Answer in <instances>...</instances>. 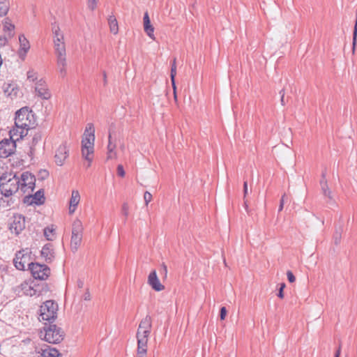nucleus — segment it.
Returning a JSON list of instances; mask_svg holds the SVG:
<instances>
[{"mask_svg": "<svg viewBox=\"0 0 357 357\" xmlns=\"http://www.w3.org/2000/svg\"><path fill=\"white\" fill-rule=\"evenodd\" d=\"M40 336L49 343L57 344L63 340V333L56 325H50L44 328V331L40 332Z\"/></svg>", "mask_w": 357, "mask_h": 357, "instance_id": "0eeeda50", "label": "nucleus"}, {"mask_svg": "<svg viewBox=\"0 0 357 357\" xmlns=\"http://www.w3.org/2000/svg\"><path fill=\"white\" fill-rule=\"evenodd\" d=\"M60 354L57 349L50 346H45L37 351L33 357H59Z\"/></svg>", "mask_w": 357, "mask_h": 357, "instance_id": "6ab92c4d", "label": "nucleus"}, {"mask_svg": "<svg viewBox=\"0 0 357 357\" xmlns=\"http://www.w3.org/2000/svg\"><path fill=\"white\" fill-rule=\"evenodd\" d=\"M320 185H321V190L323 192L324 195L325 197H328V199H332L331 191L328 188L327 181L325 179V174L324 173L322 174V178L320 181Z\"/></svg>", "mask_w": 357, "mask_h": 357, "instance_id": "393cba45", "label": "nucleus"}, {"mask_svg": "<svg viewBox=\"0 0 357 357\" xmlns=\"http://www.w3.org/2000/svg\"><path fill=\"white\" fill-rule=\"evenodd\" d=\"M44 236L47 241H52L55 236L54 229L52 227H45L44 229Z\"/></svg>", "mask_w": 357, "mask_h": 357, "instance_id": "c756f323", "label": "nucleus"}, {"mask_svg": "<svg viewBox=\"0 0 357 357\" xmlns=\"http://www.w3.org/2000/svg\"><path fill=\"white\" fill-rule=\"evenodd\" d=\"M147 347L146 345L137 344L135 357H146Z\"/></svg>", "mask_w": 357, "mask_h": 357, "instance_id": "7c9ffc66", "label": "nucleus"}, {"mask_svg": "<svg viewBox=\"0 0 357 357\" xmlns=\"http://www.w3.org/2000/svg\"><path fill=\"white\" fill-rule=\"evenodd\" d=\"M68 149L66 143L61 144L56 150L54 159L55 162L59 166H62L66 159L68 157Z\"/></svg>", "mask_w": 357, "mask_h": 357, "instance_id": "4468645a", "label": "nucleus"}, {"mask_svg": "<svg viewBox=\"0 0 357 357\" xmlns=\"http://www.w3.org/2000/svg\"><path fill=\"white\" fill-rule=\"evenodd\" d=\"M57 310L58 305L54 301H47L40 305L38 319L40 321L52 322L56 318Z\"/></svg>", "mask_w": 357, "mask_h": 357, "instance_id": "39448f33", "label": "nucleus"}, {"mask_svg": "<svg viewBox=\"0 0 357 357\" xmlns=\"http://www.w3.org/2000/svg\"><path fill=\"white\" fill-rule=\"evenodd\" d=\"M340 352H341V345L340 344L338 349H337L335 357H340Z\"/></svg>", "mask_w": 357, "mask_h": 357, "instance_id": "864d4df0", "label": "nucleus"}, {"mask_svg": "<svg viewBox=\"0 0 357 357\" xmlns=\"http://www.w3.org/2000/svg\"><path fill=\"white\" fill-rule=\"evenodd\" d=\"M20 287L22 292L26 296H33L36 295L38 293V290L27 282L22 283Z\"/></svg>", "mask_w": 357, "mask_h": 357, "instance_id": "4be33fe9", "label": "nucleus"}, {"mask_svg": "<svg viewBox=\"0 0 357 357\" xmlns=\"http://www.w3.org/2000/svg\"><path fill=\"white\" fill-rule=\"evenodd\" d=\"M27 79L30 82H37L38 81V73L33 69H30L27 72Z\"/></svg>", "mask_w": 357, "mask_h": 357, "instance_id": "2f4dec72", "label": "nucleus"}, {"mask_svg": "<svg viewBox=\"0 0 357 357\" xmlns=\"http://www.w3.org/2000/svg\"><path fill=\"white\" fill-rule=\"evenodd\" d=\"M5 28H6L9 31H11L14 29L15 26L13 24L8 23L5 25Z\"/></svg>", "mask_w": 357, "mask_h": 357, "instance_id": "8fccbe9b", "label": "nucleus"}, {"mask_svg": "<svg viewBox=\"0 0 357 357\" xmlns=\"http://www.w3.org/2000/svg\"><path fill=\"white\" fill-rule=\"evenodd\" d=\"M19 42L20 49L18 50V55L21 59L24 60L30 49V44L24 34L19 36Z\"/></svg>", "mask_w": 357, "mask_h": 357, "instance_id": "a211bd4d", "label": "nucleus"}, {"mask_svg": "<svg viewBox=\"0 0 357 357\" xmlns=\"http://www.w3.org/2000/svg\"><path fill=\"white\" fill-rule=\"evenodd\" d=\"M243 194H244V198L248 195V182L247 181H245L243 183Z\"/></svg>", "mask_w": 357, "mask_h": 357, "instance_id": "a18cd8bd", "label": "nucleus"}, {"mask_svg": "<svg viewBox=\"0 0 357 357\" xmlns=\"http://www.w3.org/2000/svg\"><path fill=\"white\" fill-rule=\"evenodd\" d=\"M24 250L19 251L16 253L13 260L15 266L17 269L23 271L25 269L26 264L29 266V255L24 253Z\"/></svg>", "mask_w": 357, "mask_h": 357, "instance_id": "ddd939ff", "label": "nucleus"}, {"mask_svg": "<svg viewBox=\"0 0 357 357\" xmlns=\"http://www.w3.org/2000/svg\"><path fill=\"white\" fill-rule=\"evenodd\" d=\"M148 284L156 291H160L165 289V286L160 283L155 270L149 273Z\"/></svg>", "mask_w": 357, "mask_h": 357, "instance_id": "f3484780", "label": "nucleus"}, {"mask_svg": "<svg viewBox=\"0 0 357 357\" xmlns=\"http://www.w3.org/2000/svg\"><path fill=\"white\" fill-rule=\"evenodd\" d=\"M44 192L43 190H38L33 195H29L24 197V203L28 205L35 204L36 205L42 204L45 202Z\"/></svg>", "mask_w": 357, "mask_h": 357, "instance_id": "2eb2a0df", "label": "nucleus"}, {"mask_svg": "<svg viewBox=\"0 0 357 357\" xmlns=\"http://www.w3.org/2000/svg\"><path fill=\"white\" fill-rule=\"evenodd\" d=\"M29 268L36 280H45L50 275V268L45 264L31 262L29 264Z\"/></svg>", "mask_w": 357, "mask_h": 357, "instance_id": "1a4fd4ad", "label": "nucleus"}, {"mask_svg": "<svg viewBox=\"0 0 357 357\" xmlns=\"http://www.w3.org/2000/svg\"><path fill=\"white\" fill-rule=\"evenodd\" d=\"M144 31L146 32V33L152 39H154V34H153V32H154V28L153 26L151 24L149 26H147L146 27L144 28Z\"/></svg>", "mask_w": 357, "mask_h": 357, "instance_id": "473e14b6", "label": "nucleus"}, {"mask_svg": "<svg viewBox=\"0 0 357 357\" xmlns=\"http://www.w3.org/2000/svg\"><path fill=\"white\" fill-rule=\"evenodd\" d=\"M280 94L281 95V99H280L281 105L284 106L285 105V102H284V90L282 89L280 91Z\"/></svg>", "mask_w": 357, "mask_h": 357, "instance_id": "c03bdc74", "label": "nucleus"}, {"mask_svg": "<svg viewBox=\"0 0 357 357\" xmlns=\"http://www.w3.org/2000/svg\"><path fill=\"white\" fill-rule=\"evenodd\" d=\"M342 238V235L340 234V232H335L333 234V241L335 245H338Z\"/></svg>", "mask_w": 357, "mask_h": 357, "instance_id": "f704fd0d", "label": "nucleus"}, {"mask_svg": "<svg viewBox=\"0 0 357 357\" xmlns=\"http://www.w3.org/2000/svg\"><path fill=\"white\" fill-rule=\"evenodd\" d=\"M98 0H88V7L90 10H93L97 6Z\"/></svg>", "mask_w": 357, "mask_h": 357, "instance_id": "c9c22d12", "label": "nucleus"}, {"mask_svg": "<svg viewBox=\"0 0 357 357\" xmlns=\"http://www.w3.org/2000/svg\"><path fill=\"white\" fill-rule=\"evenodd\" d=\"M143 20H144V23L150 21L148 13H145V14L144 15V19Z\"/></svg>", "mask_w": 357, "mask_h": 357, "instance_id": "603ef678", "label": "nucleus"}, {"mask_svg": "<svg viewBox=\"0 0 357 357\" xmlns=\"http://www.w3.org/2000/svg\"><path fill=\"white\" fill-rule=\"evenodd\" d=\"M82 286V282H80V283L79 284V287H81Z\"/></svg>", "mask_w": 357, "mask_h": 357, "instance_id": "4d7b16f0", "label": "nucleus"}, {"mask_svg": "<svg viewBox=\"0 0 357 357\" xmlns=\"http://www.w3.org/2000/svg\"><path fill=\"white\" fill-rule=\"evenodd\" d=\"M80 201V195L78 190H73L72 191L71 197L69 202V213L73 214L75 213L77 206Z\"/></svg>", "mask_w": 357, "mask_h": 357, "instance_id": "aec40b11", "label": "nucleus"}, {"mask_svg": "<svg viewBox=\"0 0 357 357\" xmlns=\"http://www.w3.org/2000/svg\"><path fill=\"white\" fill-rule=\"evenodd\" d=\"M117 174L119 176L123 177L125 176V171L123 169V167L122 165H119L117 166Z\"/></svg>", "mask_w": 357, "mask_h": 357, "instance_id": "ea45409f", "label": "nucleus"}, {"mask_svg": "<svg viewBox=\"0 0 357 357\" xmlns=\"http://www.w3.org/2000/svg\"><path fill=\"white\" fill-rule=\"evenodd\" d=\"M107 20L111 33L114 35L117 34L119 32V26L115 16L109 15Z\"/></svg>", "mask_w": 357, "mask_h": 357, "instance_id": "a878e982", "label": "nucleus"}, {"mask_svg": "<svg viewBox=\"0 0 357 357\" xmlns=\"http://www.w3.org/2000/svg\"><path fill=\"white\" fill-rule=\"evenodd\" d=\"M343 231V226L340 225L338 227L335 229V232H340V234L342 235V233Z\"/></svg>", "mask_w": 357, "mask_h": 357, "instance_id": "3c124183", "label": "nucleus"}, {"mask_svg": "<svg viewBox=\"0 0 357 357\" xmlns=\"http://www.w3.org/2000/svg\"><path fill=\"white\" fill-rule=\"evenodd\" d=\"M33 115L26 107L19 109L15 114V126L18 128L22 129L21 134H23L33 126L32 122Z\"/></svg>", "mask_w": 357, "mask_h": 357, "instance_id": "7ed1b4c3", "label": "nucleus"}, {"mask_svg": "<svg viewBox=\"0 0 357 357\" xmlns=\"http://www.w3.org/2000/svg\"><path fill=\"white\" fill-rule=\"evenodd\" d=\"M285 198H286V195H285V194H284V195L282 196V198H281V199H280V206H279V208H278V211H281L283 209V206H284V203Z\"/></svg>", "mask_w": 357, "mask_h": 357, "instance_id": "37998d69", "label": "nucleus"}, {"mask_svg": "<svg viewBox=\"0 0 357 357\" xmlns=\"http://www.w3.org/2000/svg\"><path fill=\"white\" fill-rule=\"evenodd\" d=\"M15 149V143L10 139H4L0 142V157L7 158L11 155Z\"/></svg>", "mask_w": 357, "mask_h": 357, "instance_id": "f8f14e48", "label": "nucleus"}, {"mask_svg": "<svg viewBox=\"0 0 357 357\" xmlns=\"http://www.w3.org/2000/svg\"><path fill=\"white\" fill-rule=\"evenodd\" d=\"M161 275L164 277V278H166L167 276V266L162 263L161 265V271H160Z\"/></svg>", "mask_w": 357, "mask_h": 357, "instance_id": "58836bf2", "label": "nucleus"}, {"mask_svg": "<svg viewBox=\"0 0 357 357\" xmlns=\"http://www.w3.org/2000/svg\"><path fill=\"white\" fill-rule=\"evenodd\" d=\"M9 8L10 1L8 0H0V17L6 16Z\"/></svg>", "mask_w": 357, "mask_h": 357, "instance_id": "c85d7f7f", "label": "nucleus"}, {"mask_svg": "<svg viewBox=\"0 0 357 357\" xmlns=\"http://www.w3.org/2000/svg\"><path fill=\"white\" fill-rule=\"evenodd\" d=\"M42 139V135L38 132L34 134L32 138L31 145L29 147L28 154L31 156L34 152V146Z\"/></svg>", "mask_w": 357, "mask_h": 357, "instance_id": "cd10ccee", "label": "nucleus"}, {"mask_svg": "<svg viewBox=\"0 0 357 357\" xmlns=\"http://www.w3.org/2000/svg\"><path fill=\"white\" fill-rule=\"evenodd\" d=\"M128 211H129V206H128V204L127 203H124L122 205V208H121V212L122 213L126 216V217H128Z\"/></svg>", "mask_w": 357, "mask_h": 357, "instance_id": "e433bc0d", "label": "nucleus"}, {"mask_svg": "<svg viewBox=\"0 0 357 357\" xmlns=\"http://www.w3.org/2000/svg\"><path fill=\"white\" fill-rule=\"evenodd\" d=\"M244 205H245V210L248 211V204H247V201H245V200L244 201Z\"/></svg>", "mask_w": 357, "mask_h": 357, "instance_id": "6e6d98bb", "label": "nucleus"}, {"mask_svg": "<svg viewBox=\"0 0 357 357\" xmlns=\"http://www.w3.org/2000/svg\"><path fill=\"white\" fill-rule=\"evenodd\" d=\"M52 32L54 34V43L64 42L63 34L60 31V28L57 25L52 27Z\"/></svg>", "mask_w": 357, "mask_h": 357, "instance_id": "bb28decb", "label": "nucleus"}, {"mask_svg": "<svg viewBox=\"0 0 357 357\" xmlns=\"http://www.w3.org/2000/svg\"><path fill=\"white\" fill-rule=\"evenodd\" d=\"M82 225L77 220L74 221L72 227V236L70 240V248L73 252H75L81 245L82 240Z\"/></svg>", "mask_w": 357, "mask_h": 357, "instance_id": "6e6552de", "label": "nucleus"}, {"mask_svg": "<svg viewBox=\"0 0 357 357\" xmlns=\"http://www.w3.org/2000/svg\"><path fill=\"white\" fill-rule=\"evenodd\" d=\"M152 319L146 315L139 323L136 334L137 344L148 346L149 338L151 332Z\"/></svg>", "mask_w": 357, "mask_h": 357, "instance_id": "20e7f679", "label": "nucleus"}, {"mask_svg": "<svg viewBox=\"0 0 357 357\" xmlns=\"http://www.w3.org/2000/svg\"><path fill=\"white\" fill-rule=\"evenodd\" d=\"M357 36V20L355 22L354 31V44H355L356 38Z\"/></svg>", "mask_w": 357, "mask_h": 357, "instance_id": "de8ad7c7", "label": "nucleus"}, {"mask_svg": "<svg viewBox=\"0 0 357 357\" xmlns=\"http://www.w3.org/2000/svg\"><path fill=\"white\" fill-rule=\"evenodd\" d=\"M144 199L146 206H147L152 199V195L149 192L146 191L144 194Z\"/></svg>", "mask_w": 357, "mask_h": 357, "instance_id": "72a5a7b5", "label": "nucleus"}, {"mask_svg": "<svg viewBox=\"0 0 357 357\" xmlns=\"http://www.w3.org/2000/svg\"><path fill=\"white\" fill-rule=\"evenodd\" d=\"M83 299L84 301H90L91 300V294L88 290L83 295Z\"/></svg>", "mask_w": 357, "mask_h": 357, "instance_id": "49530a36", "label": "nucleus"}, {"mask_svg": "<svg viewBox=\"0 0 357 357\" xmlns=\"http://www.w3.org/2000/svg\"><path fill=\"white\" fill-rule=\"evenodd\" d=\"M227 315V310L225 307H222L220 311V317L221 320H224Z\"/></svg>", "mask_w": 357, "mask_h": 357, "instance_id": "79ce46f5", "label": "nucleus"}, {"mask_svg": "<svg viewBox=\"0 0 357 357\" xmlns=\"http://www.w3.org/2000/svg\"><path fill=\"white\" fill-rule=\"evenodd\" d=\"M287 278L289 282L292 283L295 282L296 278L294 275L293 273L290 271H288L287 273Z\"/></svg>", "mask_w": 357, "mask_h": 357, "instance_id": "a19ab883", "label": "nucleus"}, {"mask_svg": "<svg viewBox=\"0 0 357 357\" xmlns=\"http://www.w3.org/2000/svg\"><path fill=\"white\" fill-rule=\"evenodd\" d=\"M176 75V59H174L172 61V63L170 76H171L172 84L173 89H174V96L175 100H176V98H177L176 92V84H175Z\"/></svg>", "mask_w": 357, "mask_h": 357, "instance_id": "b1692460", "label": "nucleus"}, {"mask_svg": "<svg viewBox=\"0 0 357 357\" xmlns=\"http://www.w3.org/2000/svg\"><path fill=\"white\" fill-rule=\"evenodd\" d=\"M102 77H103V85L106 86L107 84V73L105 71L102 72Z\"/></svg>", "mask_w": 357, "mask_h": 357, "instance_id": "09e8293b", "label": "nucleus"}, {"mask_svg": "<svg viewBox=\"0 0 357 357\" xmlns=\"http://www.w3.org/2000/svg\"><path fill=\"white\" fill-rule=\"evenodd\" d=\"M280 289H279V291H278V296L280 298H284V293H283V290L285 288V283L282 282L280 284Z\"/></svg>", "mask_w": 357, "mask_h": 357, "instance_id": "4c0bfd02", "label": "nucleus"}, {"mask_svg": "<svg viewBox=\"0 0 357 357\" xmlns=\"http://www.w3.org/2000/svg\"><path fill=\"white\" fill-rule=\"evenodd\" d=\"M9 228L12 233L18 235L25 228L24 217L21 214L14 215Z\"/></svg>", "mask_w": 357, "mask_h": 357, "instance_id": "9b49d317", "label": "nucleus"}, {"mask_svg": "<svg viewBox=\"0 0 357 357\" xmlns=\"http://www.w3.org/2000/svg\"><path fill=\"white\" fill-rule=\"evenodd\" d=\"M149 25H151V21L147 22H144V28L147 26H149Z\"/></svg>", "mask_w": 357, "mask_h": 357, "instance_id": "5fc2aeb1", "label": "nucleus"}, {"mask_svg": "<svg viewBox=\"0 0 357 357\" xmlns=\"http://www.w3.org/2000/svg\"><path fill=\"white\" fill-rule=\"evenodd\" d=\"M116 145L112 142L111 135H109L108 144L107 147V160H114L117 158V153L116 151Z\"/></svg>", "mask_w": 357, "mask_h": 357, "instance_id": "412c9836", "label": "nucleus"}, {"mask_svg": "<svg viewBox=\"0 0 357 357\" xmlns=\"http://www.w3.org/2000/svg\"><path fill=\"white\" fill-rule=\"evenodd\" d=\"M34 91L36 96L43 100H49L52 96L47 84L43 79H40L36 82Z\"/></svg>", "mask_w": 357, "mask_h": 357, "instance_id": "9d476101", "label": "nucleus"}, {"mask_svg": "<svg viewBox=\"0 0 357 357\" xmlns=\"http://www.w3.org/2000/svg\"><path fill=\"white\" fill-rule=\"evenodd\" d=\"M356 20H357V13H356Z\"/></svg>", "mask_w": 357, "mask_h": 357, "instance_id": "13d9d810", "label": "nucleus"}, {"mask_svg": "<svg viewBox=\"0 0 357 357\" xmlns=\"http://www.w3.org/2000/svg\"><path fill=\"white\" fill-rule=\"evenodd\" d=\"M40 255L47 263L52 262L55 257L54 246L52 243H46L40 251Z\"/></svg>", "mask_w": 357, "mask_h": 357, "instance_id": "dca6fc26", "label": "nucleus"}, {"mask_svg": "<svg viewBox=\"0 0 357 357\" xmlns=\"http://www.w3.org/2000/svg\"><path fill=\"white\" fill-rule=\"evenodd\" d=\"M95 142V129L92 123H88L85 128L82 139V155L87 160V167L91 165L93 159Z\"/></svg>", "mask_w": 357, "mask_h": 357, "instance_id": "f03ea898", "label": "nucleus"}, {"mask_svg": "<svg viewBox=\"0 0 357 357\" xmlns=\"http://www.w3.org/2000/svg\"><path fill=\"white\" fill-rule=\"evenodd\" d=\"M22 130V129L18 128L17 127H16V126H15V127L10 130V139L12 141H14L15 143V142L19 141V139H22L24 136L27 135L28 132L21 134Z\"/></svg>", "mask_w": 357, "mask_h": 357, "instance_id": "5701e85b", "label": "nucleus"}, {"mask_svg": "<svg viewBox=\"0 0 357 357\" xmlns=\"http://www.w3.org/2000/svg\"><path fill=\"white\" fill-rule=\"evenodd\" d=\"M54 52L56 56V65L62 77L67 74L66 50L65 43H54Z\"/></svg>", "mask_w": 357, "mask_h": 357, "instance_id": "423d86ee", "label": "nucleus"}, {"mask_svg": "<svg viewBox=\"0 0 357 357\" xmlns=\"http://www.w3.org/2000/svg\"><path fill=\"white\" fill-rule=\"evenodd\" d=\"M36 178L29 172H23L20 176L16 174H3L0 176V190L5 197H10L20 191L22 194L33 192Z\"/></svg>", "mask_w": 357, "mask_h": 357, "instance_id": "f257e3e1", "label": "nucleus"}]
</instances>
